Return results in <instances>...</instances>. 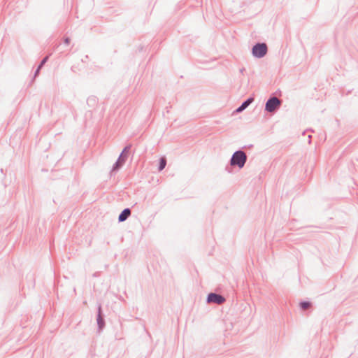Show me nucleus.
<instances>
[{
    "mask_svg": "<svg viewBox=\"0 0 358 358\" xmlns=\"http://www.w3.org/2000/svg\"><path fill=\"white\" fill-rule=\"evenodd\" d=\"M131 148V145H127L123 148V150L121 152V153L120 154L117 159L116 160V162L113 164V165L112 166V169L110 171V177H112V176L113 174L116 173L125 164V162L128 158L129 152L130 151Z\"/></svg>",
    "mask_w": 358,
    "mask_h": 358,
    "instance_id": "1",
    "label": "nucleus"
},
{
    "mask_svg": "<svg viewBox=\"0 0 358 358\" xmlns=\"http://www.w3.org/2000/svg\"><path fill=\"white\" fill-rule=\"evenodd\" d=\"M248 159L246 154L241 149L235 151L229 160V166L243 168Z\"/></svg>",
    "mask_w": 358,
    "mask_h": 358,
    "instance_id": "2",
    "label": "nucleus"
},
{
    "mask_svg": "<svg viewBox=\"0 0 358 358\" xmlns=\"http://www.w3.org/2000/svg\"><path fill=\"white\" fill-rule=\"evenodd\" d=\"M268 52V47L265 43H256L252 48V55L255 58H263Z\"/></svg>",
    "mask_w": 358,
    "mask_h": 358,
    "instance_id": "3",
    "label": "nucleus"
},
{
    "mask_svg": "<svg viewBox=\"0 0 358 358\" xmlns=\"http://www.w3.org/2000/svg\"><path fill=\"white\" fill-rule=\"evenodd\" d=\"M282 102L275 96H271L265 103L264 110L268 113L275 112L280 106Z\"/></svg>",
    "mask_w": 358,
    "mask_h": 358,
    "instance_id": "4",
    "label": "nucleus"
},
{
    "mask_svg": "<svg viewBox=\"0 0 358 358\" xmlns=\"http://www.w3.org/2000/svg\"><path fill=\"white\" fill-rule=\"evenodd\" d=\"M96 320L97 324V331L100 334L106 327L105 315L103 313L101 303H99L97 307Z\"/></svg>",
    "mask_w": 358,
    "mask_h": 358,
    "instance_id": "5",
    "label": "nucleus"
},
{
    "mask_svg": "<svg viewBox=\"0 0 358 358\" xmlns=\"http://www.w3.org/2000/svg\"><path fill=\"white\" fill-rule=\"evenodd\" d=\"M226 301V299L222 294H217L216 292H210L207 294L206 296V303H213V304H222Z\"/></svg>",
    "mask_w": 358,
    "mask_h": 358,
    "instance_id": "6",
    "label": "nucleus"
},
{
    "mask_svg": "<svg viewBox=\"0 0 358 358\" xmlns=\"http://www.w3.org/2000/svg\"><path fill=\"white\" fill-rule=\"evenodd\" d=\"M255 98L253 96H249L234 111V113H240L245 110L253 101Z\"/></svg>",
    "mask_w": 358,
    "mask_h": 358,
    "instance_id": "7",
    "label": "nucleus"
},
{
    "mask_svg": "<svg viewBox=\"0 0 358 358\" xmlns=\"http://www.w3.org/2000/svg\"><path fill=\"white\" fill-rule=\"evenodd\" d=\"M131 210L129 208H124L118 215V222H122L127 220L131 215Z\"/></svg>",
    "mask_w": 358,
    "mask_h": 358,
    "instance_id": "8",
    "label": "nucleus"
},
{
    "mask_svg": "<svg viewBox=\"0 0 358 358\" xmlns=\"http://www.w3.org/2000/svg\"><path fill=\"white\" fill-rule=\"evenodd\" d=\"M49 57H50V56L47 55L45 57H43V59L40 62V63L38 65L36 69L35 70L34 75V78H35L36 77H37L39 75L41 69L44 66V65L48 61Z\"/></svg>",
    "mask_w": 358,
    "mask_h": 358,
    "instance_id": "9",
    "label": "nucleus"
},
{
    "mask_svg": "<svg viewBox=\"0 0 358 358\" xmlns=\"http://www.w3.org/2000/svg\"><path fill=\"white\" fill-rule=\"evenodd\" d=\"M98 103V99L94 96H89L87 99V104L90 108H94Z\"/></svg>",
    "mask_w": 358,
    "mask_h": 358,
    "instance_id": "10",
    "label": "nucleus"
},
{
    "mask_svg": "<svg viewBox=\"0 0 358 358\" xmlns=\"http://www.w3.org/2000/svg\"><path fill=\"white\" fill-rule=\"evenodd\" d=\"M166 166V158L164 156L159 159L157 169L159 171H163Z\"/></svg>",
    "mask_w": 358,
    "mask_h": 358,
    "instance_id": "11",
    "label": "nucleus"
},
{
    "mask_svg": "<svg viewBox=\"0 0 358 358\" xmlns=\"http://www.w3.org/2000/svg\"><path fill=\"white\" fill-rule=\"evenodd\" d=\"M311 306V302L309 301H301L299 303V306L301 310L308 308Z\"/></svg>",
    "mask_w": 358,
    "mask_h": 358,
    "instance_id": "12",
    "label": "nucleus"
},
{
    "mask_svg": "<svg viewBox=\"0 0 358 358\" xmlns=\"http://www.w3.org/2000/svg\"><path fill=\"white\" fill-rule=\"evenodd\" d=\"M71 38L69 37H65L64 39V43L65 45H68L70 44Z\"/></svg>",
    "mask_w": 358,
    "mask_h": 358,
    "instance_id": "13",
    "label": "nucleus"
},
{
    "mask_svg": "<svg viewBox=\"0 0 358 358\" xmlns=\"http://www.w3.org/2000/svg\"><path fill=\"white\" fill-rule=\"evenodd\" d=\"M225 170H226L228 173H231V172H232L231 168L229 165L226 166V167H225Z\"/></svg>",
    "mask_w": 358,
    "mask_h": 358,
    "instance_id": "14",
    "label": "nucleus"
},
{
    "mask_svg": "<svg viewBox=\"0 0 358 358\" xmlns=\"http://www.w3.org/2000/svg\"><path fill=\"white\" fill-rule=\"evenodd\" d=\"M306 131L314 132V130L311 128H309L303 132V135H304Z\"/></svg>",
    "mask_w": 358,
    "mask_h": 358,
    "instance_id": "15",
    "label": "nucleus"
},
{
    "mask_svg": "<svg viewBox=\"0 0 358 358\" xmlns=\"http://www.w3.org/2000/svg\"><path fill=\"white\" fill-rule=\"evenodd\" d=\"M143 328H144V330H145V331H146V333L148 334V335L149 336H150V332H148V330L146 329V328H145V325H143Z\"/></svg>",
    "mask_w": 358,
    "mask_h": 358,
    "instance_id": "16",
    "label": "nucleus"
},
{
    "mask_svg": "<svg viewBox=\"0 0 358 358\" xmlns=\"http://www.w3.org/2000/svg\"><path fill=\"white\" fill-rule=\"evenodd\" d=\"M308 143L309 144L311 143V136L310 135L308 136Z\"/></svg>",
    "mask_w": 358,
    "mask_h": 358,
    "instance_id": "17",
    "label": "nucleus"
},
{
    "mask_svg": "<svg viewBox=\"0 0 358 358\" xmlns=\"http://www.w3.org/2000/svg\"><path fill=\"white\" fill-rule=\"evenodd\" d=\"M244 71H245V69H244V68H243V69H240V72H241V73H243Z\"/></svg>",
    "mask_w": 358,
    "mask_h": 358,
    "instance_id": "18",
    "label": "nucleus"
},
{
    "mask_svg": "<svg viewBox=\"0 0 358 358\" xmlns=\"http://www.w3.org/2000/svg\"><path fill=\"white\" fill-rule=\"evenodd\" d=\"M143 47H141V48H139V50H140V51H141V50H143Z\"/></svg>",
    "mask_w": 358,
    "mask_h": 358,
    "instance_id": "19",
    "label": "nucleus"
},
{
    "mask_svg": "<svg viewBox=\"0 0 358 358\" xmlns=\"http://www.w3.org/2000/svg\"><path fill=\"white\" fill-rule=\"evenodd\" d=\"M1 172L2 173H3V169H1Z\"/></svg>",
    "mask_w": 358,
    "mask_h": 358,
    "instance_id": "20",
    "label": "nucleus"
},
{
    "mask_svg": "<svg viewBox=\"0 0 358 358\" xmlns=\"http://www.w3.org/2000/svg\"><path fill=\"white\" fill-rule=\"evenodd\" d=\"M252 146H253L252 145H249L248 148H252Z\"/></svg>",
    "mask_w": 358,
    "mask_h": 358,
    "instance_id": "21",
    "label": "nucleus"
},
{
    "mask_svg": "<svg viewBox=\"0 0 358 358\" xmlns=\"http://www.w3.org/2000/svg\"><path fill=\"white\" fill-rule=\"evenodd\" d=\"M85 60H86V58H84V59H83L82 62H85Z\"/></svg>",
    "mask_w": 358,
    "mask_h": 358,
    "instance_id": "22",
    "label": "nucleus"
},
{
    "mask_svg": "<svg viewBox=\"0 0 358 358\" xmlns=\"http://www.w3.org/2000/svg\"><path fill=\"white\" fill-rule=\"evenodd\" d=\"M85 60H86V58H84V59H83L82 62H85Z\"/></svg>",
    "mask_w": 358,
    "mask_h": 358,
    "instance_id": "23",
    "label": "nucleus"
}]
</instances>
